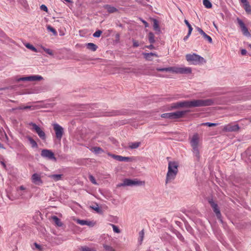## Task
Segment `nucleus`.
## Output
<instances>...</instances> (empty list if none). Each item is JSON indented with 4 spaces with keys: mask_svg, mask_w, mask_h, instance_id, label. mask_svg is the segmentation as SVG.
<instances>
[{
    "mask_svg": "<svg viewBox=\"0 0 251 251\" xmlns=\"http://www.w3.org/2000/svg\"><path fill=\"white\" fill-rule=\"evenodd\" d=\"M116 114H116V113L114 112V114H111V115H116Z\"/></svg>",
    "mask_w": 251,
    "mask_h": 251,
    "instance_id": "e2e57ef3",
    "label": "nucleus"
},
{
    "mask_svg": "<svg viewBox=\"0 0 251 251\" xmlns=\"http://www.w3.org/2000/svg\"><path fill=\"white\" fill-rule=\"evenodd\" d=\"M108 155L111 157L113 159L118 160L119 161H124V162H131L132 161L133 159V157H125L119 155H116L112 154L110 152L107 153Z\"/></svg>",
    "mask_w": 251,
    "mask_h": 251,
    "instance_id": "9b49d317",
    "label": "nucleus"
},
{
    "mask_svg": "<svg viewBox=\"0 0 251 251\" xmlns=\"http://www.w3.org/2000/svg\"><path fill=\"white\" fill-rule=\"evenodd\" d=\"M239 129V126L238 125H227L224 126V130L226 131H237Z\"/></svg>",
    "mask_w": 251,
    "mask_h": 251,
    "instance_id": "dca6fc26",
    "label": "nucleus"
},
{
    "mask_svg": "<svg viewBox=\"0 0 251 251\" xmlns=\"http://www.w3.org/2000/svg\"><path fill=\"white\" fill-rule=\"evenodd\" d=\"M207 200L215 213L217 219L221 223H223V221L222 220V214L217 203L214 201L212 197H208L207 198Z\"/></svg>",
    "mask_w": 251,
    "mask_h": 251,
    "instance_id": "0eeeda50",
    "label": "nucleus"
},
{
    "mask_svg": "<svg viewBox=\"0 0 251 251\" xmlns=\"http://www.w3.org/2000/svg\"><path fill=\"white\" fill-rule=\"evenodd\" d=\"M92 151L96 154L101 153L104 152L102 148L99 147H94L92 148Z\"/></svg>",
    "mask_w": 251,
    "mask_h": 251,
    "instance_id": "cd10ccee",
    "label": "nucleus"
},
{
    "mask_svg": "<svg viewBox=\"0 0 251 251\" xmlns=\"http://www.w3.org/2000/svg\"><path fill=\"white\" fill-rule=\"evenodd\" d=\"M25 46L28 49H30L33 51L37 52V50L33 45L29 43H26L25 44Z\"/></svg>",
    "mask_w": 251,
    "mask_h": 251,
    "instance_id": "f704fd0d",
    "label": "nucleus"
},
{
    "mask_svg": "<svg viewBox=\"0 0 251 251\" xmlns=\"http://www.w3.org/2000/svg\"><path fill=\"white\" fill-rule=\"evenodd\" d=\"M132 42H133V48H137V47H139V44L138 41L133 39L132 40Z\"/></svg>",
    "mask_w": 251,
    "mask_h": 251,
    "instance_id": "49530a36",
    "label": "nucleus"
},
{
    "mask_svg": "<svg viewBox=\"0 0 251 251\" xmlns=\"http://www.w3.org/2000/svg\"><path fill=\"white\" fill-rule=\"evenodd\" d=\"M85 46L87 49H88L91 51H96L98 48V46L96 44H95L93 43H87L85 44Z\"/></svg>",
    "mask_w": 251,
    "mask_h": 251,
    "instance_id": "4be33fe9",
    "label": "nucleus"
},
{
    "mask_svg": "<svg viewBox=\"0 0 251 251\" xmlns=\"http://www.w3.org/2000/svg\"><path fill=\"white\" fill-rule=\"evenodd\" d=\"M199 136L198 133H195L191 140L190 144L193 148V152L198 161L200 158V151L198 148Z\"/></svg>",
    "mask_w": 251,
    "mask_h": 251,
    "instance_id": "20e7f679",
    "label": "nucleus"
},
{
    "mask_svg": "<svg viewBox=\"0 0 251 251\" xmlns=\"http://www.w3.org/2000/svg\"><path fill=\"white\" fill-rule=\"evenodd\" d=\"M80 250L81 251H95L94 249L90 248L87 246H82L80 247Z\"/></svg>",
    "mask_w": 251,
    "mask_h": 251,
    "instance_id": "e433bc0d",
    "label": "nucleus"
},
{
    "mask_svg": "<svg viewBox=\"0 0 251 251\" xmlns=\"http://www.w3.org/2000/svg\"><path fill=\"white\" fill-rule=\"evenodd\" d=\"M102 33V31L100 30H97L93 35L94 37H100Z\"/></svg>",
    "mask_w": 251,
    "mask_h": 251,
    "instance_id": "a18cd8bd",
    "label": "nucleus"
},
{
    "mask_svg": "<svg viewBox=\"0 0 251 251\" xmlns=\"http://www.w3.org/2000/svg\"><path fill=\"white\" fill-rule=\"evenodd\" d=\"M0 148H3V147L1 143H0Z\"/></svg>",
    "mask_w": 251,
    "mask_h": 251,
    "instance_id": "052dcab7",
    "label": "nucleus"
},
{
    "mask_svg": "<svg viewBox=\"0 0 251 251\" xmlns=\"http://www.w3.org/2000/svg\"><path fill=\"white\" fill-rule=\"evenodd\" d=\"M31 181L34 184L37 185H41L43 183L40 175L37 173H34L32 175Z\"/></svg>",
    "mask_w": 251,
    "mask_h": 251,
    "instance_id": "2eb2a0df",
    "label": "nucleus"
},
{
    "mask_svg": "<svg viewBox=\"0 0 251 251\" xmlns=\"http://www.w3.org/2000/svg\"><path fill=\"white\" fill-rule=\"evenodd\" d=\"M30 81H39L43 79V77L39 75H29Z\"/></svg>",
    "mask_w": 251,
    "mask_h": 251,
    "instance_id": "bb28decb",
    "label": "nucleus"
},
{
    "mask_svg": "<svg viewBox=\"0 0 251 251\" xmlns=\"http://www.w3.org/2000/svg\"><path fill=\"white\" fill-rule=\"evenodd\" d=\"M189 111V110H182L171 113H165L162 114L161 117L171 120L178 119L183 118L184 116Z\"/></svg>",
    "mask_w": 251,
    "mask_h": 251,
    "instance_id": "39448f33",
    "label": "nucleus"
},
{
    "mask_svg": "<svg viewBox=\"0 0 251 251\" xmlns=\"http://www.w3.org/2000/svg\"><path fill=\"white\" fill-rule=\"evenodd\" d=\"M140 145V142H131L129 143V148L130 149H135L138 148Z\"/></svg>",
    "mask_w": 251,
    "mask_h": 251,
    "instance_id": "a878e982",
    "label": "nucleus"
},
{
    "mask_svg": "<svg viewBox=\"0 0 251 251\" xmlns=\"http://www.w3.org/2000/svg\"><path fill=\"white\" fill-rule=\"evenodd\" d=\"M34 246H35L36 248L39 249V250H41L42 249V247H41V246L39 245L38 244H37V243H34Z\"/></svg>",
    "mask_w": 251,
    "mask_h": 251,
    "instance_id": "5fc2aeb1",
    "label": "nucleus"
},
{
    "mask_svg": "<svg viewBox=\"0 0 251 251\" xmlns=\"http://www.w3.org/2000/svg\"><path fill=\"white\" fill-rule=\"evenodd\" d=\"M144 58L148 61L152 60V52L149 53H143Z\"/></svg>",
    "mask_w": 251,
    "mask_h": 251,
    "instance_id": "c85d7f7f",
    "label": "nucleus"
},
{
    "mask_svg": "<svg viewBox=\"0 0 251 251\" xmlns=\"http://www.w3.org/2000/svg\"><path fill=\"white\" fill-rule=\"evenodd\" d=\"M247 51L245 49H242L241 50V53L242 55H245L247 54Z\"/></svg>",
    "mask_w": 251,
    "mask_h": 251,
    "instance_id": "864d4df0",
    "label": "nucleus"
},
{
    "mask_svg": "<svg viewBox=\"0 0 251 251\" xmlns=\"http://www.w3.org/2000/svg\"><path fill=\"white\" fill-rule=\"evenodd\" d=\"M110 225L112 226L113 230L114 232L119 233L121 232L120 229L117 226L113 224H110Z\"/></svg>",
    "mask_w": 251,
    "mask_h": 251,
    "instance_id": "ea45409f",
    "label": "nucleus"
},
{
    "mask_svg": "<svg viewBox=\"0 0 251 251\" xmlns=\"http://www.w3.org/2000/svg\"><path fill=\"white\" fill-rule=\"evenodd\" d=\"M156 70L159 72H172L180 74H189L192 72L191 68L189 67L157 68Z\"/></svg>",
    "mask_w": 251,
    "mask_h": 251,
    "instance_id": "7ed1b4c3",
    "label": "nucleus"
},
{
    "mask_svg": "<svg viewBox=\"0 0 251 251\" xmlns=\"http://www.w3.org/2000/svg\"><path fill=\"white\" fill-rule=\"evenodd\" d=\"M52 219L53 221V222L55 223V224L61 227L63 226V223L61 222L60 219L58 218L56 216H52Z\"/></svg>",
    "mask_w": 251,
    "mask_h": 251,
    "instance_id": "b1692460",
    "label": "nucleus"
},
{
    "mask_svg": "<svg viewBox=\"0 0 251 251\" xmlns=\"http://www.w3.org/2000/svg\"><path fill=\"white\" fill-rule=\"evenodd\" d=\"M186 59L187 61L194 65L202 64L206 63V60L204 58L196 53L187 54Z\"/></svg>",
    "mask_w": 251,
    "mask_h": 251,
    "instance_id": "423d86ee",
    "label": "nucleus"
},
{
    "mask_svg": "<svg viewBox=\"0 0 251 251\" xmlns=\"http://www.w3.org/2000/svg\"><path fill=\"white\" fill-rule=\"evenodd\" d=\"M203 4L207 8H210L212 6L211 2L209 0H203Z\"/></svg>",
    "mask_w": 251,
    "mask_h": 251,
    "instance_id": "72a5a7b5",
    "label": "nucleus"
},
{
    "mask_svg": "<svg viewBox=\"0 0 251 251\" xmlns=\"http://www.w3.org/2000/svg\"><path fill=\"white\" fill-rule=\"evenodd\" d=\"M174 233L176 234V236L182 242H184L185 239L182 235L178 231L175 230L174 231Z\"/></svg>",
    "mask_w": 251,
    "mask_h": 251,
    "instance_id": "473e14b6",
    "label": "nucleus"
},
{
    "mask_svg": "<svg viewBox=\"0 0 251 251\" xmlns=\"http://www.w3.org/2000/svg\"><path fill=\"white\" fill-rule=\"evenodd\" d=\"M178 163L175 161H170L168 163V170L167 173L165 182L168 183L174 180L178 173Z\"/></svg>",
    "mask_w": 251,
    "mask_h": 251,
    "instance_id": "f03ea898",
    "label": "nucleus"
},
{
    "mask_svg": "<svg viewBox=\"0 0 251 251\" xmlns=\"http://www.w3.org/2000/svg\"><path fill=\"white\" fill-rule=\"evenodd\" d=\"M104 249L107 251H115V250L110 246L103 245Z\"/></svg>",
    "mask_w": 251,
    "mask_h": 251,
    "instance_id": "37998d69",
    "label": "nucleus"
},
{
    "mask_svg": "<svg viewBox=\"0 0 251 251\" xmlns=\"http://www.w3.org/2000/svg\"><path fill=\"white\" fill-rule=\"evenodd\" d=\"M40 9L41 10L45 12H48V7L45 4L41 5L40 6Z\"/></svg>",
    "mask_w": 251,
    "mask_h": 251,
    "instance_id": "09e8293b",
    "label": "nucleus"
},
{
    "mask_svg": "<svg viewBox=\"0 0 251 251\" xmlns=\"http://www.w3.org/2000/svg\"><path fill=\"white\" fill-rule=\"evenodd\" d=\"M0 164L2 165V166H3V167L6 169V165L5 164V163L3 161H0Z\"/></svg>",
    "mask_w": 251,
    "mask_h": 251,
    "instance_id": "6e6d98bb",
    "label": "nucleus"
},
{
    "mask_svg": "<svg viewBox=\"0 0 251 251\" xmlns=\"http://www.w3.org/2000/svg\"><path fill=\"white\" fill-rule=\"evenodd\" d=\"M47 28L48 30L51 32L54 35H56L57 34V32L56 30L50 25H48L47 26Z\"/></svg>",
    "mask_w": 251,
    "mask_h": 251,
    "instance_id": "c9c22d12",
    "label": "nucleus"
},
{
    "mask_svg": "<svg viewBox=\"0 0 251 251\" xmlns=\"http://www.w3.org/2000/svg\"><path fill=\"white\" fill-rule=\"evenodd\" d=\"M31 107V106H21L19 107V109L20 110H25L30 109Z\"/></svg>",
    "mask_w": 251,
    "mask_h": 251,
    "instance_id": "de8ad7c7",
    "label": "nucleus"
},
{
    "mask_svg": "<svg viewBox=\"0 0 251 251\" xmlns=\"http://www.w3.org/2000/svg\"><path fill=\"white\" fill-rule=\"evenodd\" d=\"M144 181L137 180V179H131L129 178H125L123 180L122 183L117 185V187L122 186H141L144 185Z\"/></svg>",
    "mask_w": 251,
    "mask_h": 251,
    "instance_id": "6e6552de",
    "label": "nucleus"
},
{
    "mask_svg": "<svg viewBox=\"0 0 251 251\" xmlns=\"http://www.w3.org/2000/svg\"><path fill=\"white\" fill-rule=\"evenodd\" d=\"M242 158L249 165L251 166V148H249L241 154Z\"/></svg>",
    "mask_w": 251,
    "mask_h": 251,
    "instance_id": "ddd939ff",
    "label": "nucleus"
},
{
    "mask_svg": "<svg viewBox=\"0 0 251 251\" xmlns=\"http://www.w3.org/2000/svg\"><path fill=\"white\" fill-rule=\"evenodd\" d=\"M237 21L243 35L246 37H250L251 34L243 21L239 18H237Z\"/></svg>",
    "mask_w": 251,
    "mask_h": 251,
    "instance_id": "f8f14e48",
    "label": "nucleus"
},
{
    "mask_svg": "<svg viewBox=\"0 0 251 251\" xmlns=\"http://www.w3.org/2000/svg\"><path fill=\"white\" fill-rule=\"evenodd\" d=\"M214 26H215L216 28H217L216 25L215 24H214Z\"/></svg>",
    "mask_w": 251,
    "mask_h": 251,
    "instance_id": "0e129e2a",
    "label": "nucleus"
},
{
    "mask_svg": "<svg viewBox=\"0 0 251 251\" xmlns=\"http://www.w3.org/2000/svg\"><path fill=\"white\" fill-rule=\"evenodd\" d=\"M53 126L56 138L60 140L63 134V128L59 125L56 123L54 124Z\"/></svg>",
    "mask_w": 251,
    "mask_h": 251,
    "instance_id": "4468645a",
    "label": "nucleus"
},
{
    "mask_svg": "<svg viewBox=\"0 0 251 251\" xmlns=\"http://www.w3.org/2000/svg\"><path fill=\"white\" fill-rule=\"evenodd\" d=\"M4 88H1V89H0V90H4Z\"/></svg>",
    "mask_w": 251,
    "mask_h": 251,
    "instance_id": "69168bd1",
    "label": "nucleus"
},
{
    "mask_svg": "<svg viewBox=\"0 0 251 251\" xmlns=\"http://www.w3.org/2000/svg\"><path fill=\"white\" fill-rule=\"evenodd\" d=\"M5 138L6 139V140L8 139V138L6 134H5Z\"/></svg>",
    "mask_w": 251,
    "mask_h": 251,
    "instance_id": "680f3d73",
    "label": "nucleus"
},
{
    "mask_svg": "<svg viewBox=\"0 0 251 251\" xmlns=\"http://www.w3.org/2000/svg\"><path fill=\"white\" fill-rule=\"evenodd\" d=\"M17 81H30L29 76H25V77H20L19 79H18Z\"/></svg>",
    "mask_w": 251,
    "mask_h": 251,
    "instance_id": "c03bdc74",
    "label": "nucleus"
},
{
    "mask_svg": "<svg viewBox=\"0 0 251 251\" xmlns=\"http://www.w3.org/2000/svg\"><path fill=\"white\" fill-rule=\"evenodd\" d=\"M142 22L144 24L145 27H148L149 26L148 23L145 20H142Z\"/></svg>",
    "mask_w": 251,
    "mask_h": 251,
    "instance_id": "4d7b16f0",
    "label": "nucleus"
},
{
    "mask_svg": "<svg viewBox=\"0 0 251 251\" xmlns=\"http://www.w3.org/2000/svg\"><path fill=\"white\" fill-rule=\"evenodd\" d=\"M29 125L32 126L31 130H34L41 139H46V136L45 133L38 126L32 122L29 123Z\"/></svg>",
    "mask_w": 251,
    "mask_h": 251,
    "instance_id": "1a4fd4ad",
    "label": "nucleus"
},
{
    "mask_svg": "<svg viewBox=\"0 0 251 251\" xmlns=\"http://www.w3.org/2000/svg\"><path fill=\"white\" fill-rule=\"evenodd\" d=\"M153 21V29L157 33H159L161 32L160 28L159 27V23L157 20L152 19Z\"/></svg>",
    "mask_w": 251,
    "mask_h": 251,
    "instance_id": "aec40b11",
    "label": "nucleus"
},
{
    "mask_svg": "<svg viewBox=\"0 0 251 251\" xmlns=\"http://www.w3.org/2000/svg\"><path fill=\"white\" fill-rule=\"evenodd\" d=\"M20 189L21 190H24L25 189V188L24 186L22 185V186H20V187H19Z\"/></svg>",
    "mask_w": 251,
    "mask_h": 251,
    "instance_id": "13d9d810",
    "label": "nucleus"
},
{
    "mask_svg": "<svg viewBox=\"0 0 251 251\" xmlns=\"http://www.w3.org/2000/svg\"><path fill=\"white\" fill-rule=\"evenodd\" d=\"M89 179L92 183L95 184H97L95 178L93 176H92V175L90 176Z\"/></svg>",
    "mask_w": 251,
    "mask_h": 251,
    "instance_id": "8fccbe9b",
    "label": "nucleus"
},
{
    "mask_svg": "<svg viewBox=\"0 0 251 251\" xmlns=\"http://www.w3.org/2000/svg\"><path fill=\"white\" fill-rule=\"evenodd\" d=\"M26 138L31 144L32 148H36L38 147L37 143L32 137L29 136H26Z\"/></svg>",
    "mask_w": 251,
    "mask_h": 251,
    "instance_id": "393cba45",
    "label": "nucleus"
},
{
    "mask_svg": "<svg viewBox=\"0 0 251 251\" xmlns=\"http://www.w3.org/2000/svg\"><path fill=\"white\" fill-rule=\"evenodd\" d=\"M168 110H173L176 109H178L177 102H174L171 103L168 106Z\"/></svg>",
    "mask_w": 251,
    "mask_h": 251,
    "instance_id": "c756f323",
    "label": "nucleus"
},
{
    "mask_svg": "<svg viewBox=\"0 0 251 251\" xmlns=\"http://www.w3.org/2000/svg\"><path fill=\"white\" fill-rule=\"evenodd\" d=\"M91 207L98 213H101L102 212L101 209L98 206L97 204L96 206H91Z\"/></svg>",
    "mask_w": 251,
    "mask_h": 251,
    "instance_id": "79ce46f5",
    "label": "nucleus"
},
{
    "mask_svg": "<svg viewBox=\"0 0 251 251\" xmlns=\"http://www.w3.org/2000/svg\"><path fill=\"white\" fill-rule=\"evenodd\" d=\"M218 124L217 123H210V122H206V123H203L201 124L202 126H206L209 127H212V126H215Z\"/></svg>",
    "mask_w": 251,
    "mask_h": 251,
    "instance_id": "4c0bfd02",
    "label": "nucleus"
},
{
    "mask_svg": "<svg viewBox=\"0 0 251 251\" xmlns=\"http://www.w3.org/2000/svg\"><path fill=\"white\" fill-rule=\"evenodd\" d=\"M153 44H151V45L149 46H146L145 47L147 48H148L150 50H152L154 49V46L152 45Z\"/></svg>",
    "mask_w": 251,
    "mask_h": 251,
    "instance_id": "603ef678",
    "label": "nucleus"
},
{
    "mask_svg": "<svg viewBox=\"0 0 251 251\" xmlns=\"http://www.w3.org/2000/svg\"><path fill=\"white\" fill-rule=\"evenodd\" d=\"M103 7L104 9L107 10L109 13H113L118 11V9L117 8L110 4H105L103 5Z\"/></svg>",
    "mask_w": 251,
    "mask_h": 251,
    "instance_id": "6ab92c4d",
    "label": "nucleus"
},
{
    "mask_svg": "<svg viewBox=\"0 0 251 251\" xmlns=\"http://www.w3.org/2000/svg\"><path fill=\"white\" fill-rule=\"evenodd\" d=\"M42 48L44 50V51H45L48 54H49L50 55H53V52H52V51L51 50H50L49 49L43 47H42Z\"/></svg>",
    "mask_w": 251,
    "mask_h": 251,
    "instance_id": "a19ab883",
    "label": "nucleus"
},
{
    "mask_svg": "<svg viewBox=\"0 0 251 251\" xmlns=\"http://www.w3.org/2000/svg\"><path fill=\"white\" fill-rule=\"evenodd\" d=\"M149 41L151 44H153L155 43L154 35V34L150 32L148 34Z\"/></svg>",
    "mask_w": 251,
    "mask_h": 251,
    "instance_id": "7c9ffc66",
    "label": "nucleus"
},
{
    "mask_svg": "<svg viewBox=\"0 0 251 251\" xmlns=\"http://www.w3.org/2000/svg\"><path fill=\"white\" fill-rule=\"evenodd\" d=\"M243 4V7L248 14H251V6L247 0H239Z\"/></svg>",
    "mask_w": 251,
    "mask_h": 251,
    "instance_id": "f3484780",
    "label": "nucleus"
},
{
    "mask_svg": "<svg viewBox=\"0 0 251 251\" xmlns=\"http://www.w3.org/2000/svg\"><path fill=\"white\" fill-rule=\"evenodd\" d=\"M152 56H155L156 57H158V55L156 53L152 52Z\"/></svg>",
    "mask_w": 251,
    "mask_h": 251,
    "instance_id": "bf43d9fd",
    "label": "nucleus"
},
{
    "mask_svg": "<svg viewBox=\"0 0 251 251\" xmlns=\"http://www.w3.org/2000/svg\"><path fill=\"white\" fill-rule=\"evenodd\" d=\"M63 176L62 174H53L50 175L49 177L53 181H57L62 179Z\"/></svg>",
    "mask_w": 251,
    "mask_h": 251,
    "instance_id": "412c9836",
    "label": "nucleus"
},
{
    "mask_svg": "<svg viewBox=\"0 0 251 251\" xmlns=\"http://www.w3.org/2000/svg\"><path fill=\"white\" fill-rule=\"evenodd\" d=\"M178 109L181 108H191L196 107H203L212 105L214 100L212 99H198L192 100H183L177 101Z\"/></svg>",
    "mask_w": 251,
    "mask_h": 251,
    "instance_id": "f257e3e1",
    "label": "nucleus"
},
{
    "mask_svg": "<svg viewBox=\"0 0 251 251\" xmlns=\"http://www.w3.org/2000/svg\"><path fill=\"white\" fill-rule=\"evenodd\" d=\"M139 238H138V242L140 245H141L142 243V241L144 239V229H142L141 231H140L139 233Z\"/></svg>",
    "mask_w": 251,
    "mask_h": 251,
    "instance_id": "2f4dec72",
    "label": "nucleus"
},
{
    "mask_svg": "<svg viewBox=\"0 0 251 251\" xmlns=\"http://www.w3.org/2000/svg\"><path fill=\"white\" fill-rule=\"evenodd\" d=\"M191 33L192 32H188V33H187V35H186L184 37V38H183V40L184 41H186L189 38V37H190V35L191 34Z\"/></svg>",
    "mask_w": 251,
    "mask_h": 251,
    "instance_id": "3c124183",
    "label": "nucleus"
},
{
    "mask_svg": "<svg viewBox=\"0 0 251 251\" xmlns=\"http://www.w3.org/2000/svg\"><path fill=\"white\" fill-rule=\"evenodd\" d=\"M197 30L199 31V32L203 36L204 39L207 40L209 43H211L212 42V38L206 34L202 29H201L199 27H197Z\"/></svg>",
    "mask_w": 251,
    "mask_h": 251,
    "instance_id": "a211bd4d",
    "label": "nucleus"
},
{
    "mask_svg": "<svg viewBox=\"0 0 251 251\" xmlns=\"http://www.w3.org/2000/svg\"><path fill=\"white\" fill-rule=\"evenodd\" d=\"M41 155L42 157L49 160L56 161L54 153L50 150L43 149L41 151Z\"/></svg>",
    "mask_w": 251,
    "mask_h": 251,
    "instance_id": "9d476101",
    "label": "nucleus"
},
{
    "mask_svg": "<svg viewBox=\"0 0 251 251\" xmlns=\"http://www.w3.org/2000/svg\"><path fill=\"white\" fill-rule=\"evenodd\" d=\"M76 223L80 225H82V226H84V225H87L88 226H93L92 222L91 221H87V220L78 219L76 221Z\"/></svg>",
    "mask_w": 251,
    "mask_h": 251,
    "instance_id": "5701e85b",
    "label": "nucleus"
},
{
    "mask_svg": "<svg viewBox=\"0 0 251 251\" xmlns=\"http://www.w3.org/2000/svg\"><path fill=\"white\" fill-rule=\"evenodd\" d=\"M184 23L188 28V32H192V31L193 30V27H192L191 25L189 23L188 21L185 19Z\"/></svg>",
    "mask_w": 251,
    "mask_h": 251,
    "instance_id": "58836bf2",
    "label": "nucleus"
}]
</instances>
